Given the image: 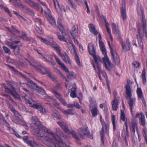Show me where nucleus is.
Here are the masks:
<instances>
[{"label": "nucleus", "instance_id": "f257e3e1", "mask_svg": "<svg viewBox=\"0 0 147 147\" xmlns=\"http://www.w3.org/2000/svg\"><path fill=\"white\" fill-rule=\"evenodd\" d=\"M30 60L32 63L29 61L30 63L36 70L42 74H47V76L50 79L53 81H56L57 78L53 75L52 73L45 67L42 66L35 60L33 57H31Z\"/></svg>", "mask_w": 147, "mask_h": 147}, {"label": "nucleus", "instance_id": "f03ea898", "mask_svg": "<svg viewBox=\"0 0 147 147\" xmlns=\"http://www.w3.org/2000/svg\"><path fill=\"white\" fill-rule=\"evenodd\" d=\"M31 131L33 135H35L38 137H41V138L45 137V132L48 133L50 136H52L53 137H55V136L52 130L42 125H40L38 127L36 126L34 127H32Z\"/></svg>", "mask_w": 147, "mask_h": 147}, {"label": "nucleus", "instance_id": "7ed1b4c3", "mask_svg": "<svg viewBox=\"0 0 147 147\" xmlns=\"http://www.w3.org/2000/svg\"><path fill=\"white\" fill-rule=\"evenodd\" d=\"M131 82L129 80H128L127 84L125 86V88L126 98L129 99L128 104L130 107L132 115L133 117L132 113L133 107L135 105L136 98L131 97L132 93L130 87Z\"/></svg>", "mask_w": 147, "mask_h": 147}, {"label": "nucleus", "instance_id": "20e7f679", "mask_svg": "<svg viewBox=\"0 0 147 147\" xmlns=\"http://www.w3.org/2000/svg\"><path fill=\"white\" fill-rule=\"evenodd\" d=\"M6 102L10 110L13 113L15 116L16 118L13 119V121L16 123L20 124L25 126L27 128L28 126L26 123L21 120L22 117L21 115L13 107L12 105L8 102L7 100H6Z\"/></svg>", "mask_w": 147, "mask_h": 147}, {"label": "nucleus", "instance_id": "39448f33", "mask_svg": "<svg viewBox=\"0 0 147 147\" xmlns=\"http://www.w3.org/2000/svg\"><path fill=\"white\" fill-rule=\"evenodd\" d=\"M54 57L56 60V61L58 63L59 65L61 66V69L67 73V77L69 78H71L75 77L76 74L75 73L72 72H70L68 68L66 67L65 65L55 55H54Z\"/></svg>", "mask_w": 147, "mask_h": 147}, {"label": "nucleus", "instance_id": "423d86ee", "mask_svg": "<svg viewBox=\"0 0 147 147\" xmlns=\"http://www.w3.org/2000/svg\"><path fill=\"white\" fill-rule=\"evenodd\" d=\"M38 37L41 42L45 45L51 46L56 50H58V48L59 46L54 41L53 38H50V39L48 40L46 38H44L41 36H38Z\"/></svg>", "mask_w": 147, "mask_h": 147}, {"label": "nucleus", "instance_id": "0eeeda50", "mask_svg": "<svg viewBox=\"0 0 147 147\" xmlns=\"http://www.w3.org/2000/svg\"><path fill=\"white\" fill-rule=\"evenodd\" d=\"M112 45V43H111ZM108 45L111 49V53L112 58L113 62L115 65H118L119 64L120 60L119 56L117 55L115 49L113 46H111V43L108 42Z\"/></svg>", "mask_w": 147, "mask_h": 147}, {"label": "nucleus", "instance_id": "6e6552de", "mask_svg": "<svg viewBox=\"0 0 147 147\" xmlns=\"http://www.w3.org/2000/svg\"><path fill=\"white\" fill-rule=\"evenodd\" d=\"M95 61V63L93 64V66L95 70L97 69L98 70V75L100 80H101L100 76V72L101 71L100 64L102 63L100 57L94 54V55H92Z\"/></svg>", "mask_w": 147, "mask_h": 147}, {"label": "nucleus", "instance_id": "1a4fd4ad", "mask_svg": "<svg viewBox=\"0 0 147 147\" xmlns=\"http://www.w3.org/2000/svg\"><path fill=\"white\" fill-rule=\"evenodd\" d=\"M57 123L65 133L71 134L77 140H79V138L77 136L75 132L74 131H70L68 129L67 125L65 123L63 122H58Z\"/></svg>", "mask_w": 147, "mask_h": 147}, {"label": "nucleus", "instance_id": "9d476101", "mask_svg": "<svg viewBox=\"0 0 147 147\" xmlns=\"http://www.w3.org/2000/svg\"><path fill=\"white\" fill-rule=\"evenodd\" d=\"M102 54L104 56L102 58L103 61L106 68L108 70H109L111 66V63L109 60L107 55V51L105 48L100 49Z\"/></svg>", "mask_w": 147, "mask_h": 147}, {"label": "nucleus", "instance_id": "9b49d317", "mask_svg": "<svg viewBox=\"0 0 147 147\" xmlns=\"http://www.w3.org/2000/svg\"><path fill=\"white\" fill-rule=\"evenodd\" d=\"M138 13L139 15L142 16L141 19V24L143 28L145 29L146 27V20L145 15L143 9L142 8L140 5H138L137 8Z\"/></svg>", "mask_w": 147, "mask_h": 147}, {"label": "nucleus", "instance_id": "f8f14e48", "mask_svg": "<svg viewBox=\"0 0 147 147\" xmlns=\"http://www.w3.org/2000/svg\"><path fill=\"white\" fill-rule=\"evenodd\" d=\"M119 40L121 44L123 51L126 52L130 49V43L128 39L123 41L121 38L119 37Z\"/></svg>", "mask_w": 147, "mask_h": 147}, {"label": "nucleus", "instance_id": "ddd939ff", "mask_svg": "<svg viewBox=\"0 0 147 147\" xmlns=\"http://www.w3.org/2000/svg\"><path fill=\"white\" fill-rule=\"evenodd\" d=\"M54 134L55 135V137H53L52 136H51L52 138L60 144H63V140L60 138L61 136L64 137L62 131L59 128H57L56 129L55 133H54Z\"/></svg>", "mask_w": 147, "mask_h": 147}, {"label": "nucleus", "instance_id": "4468645a", "mask_svg": "<svg viewBox=\"0 0 147 147\" xmlns=\"http://www.w3.org/2000/svg\"><path fill=\"white\" fill-rule=\"evenodd\" d=\"M100 121L102 126V129L100 131L101 141L102 144H104V134L107 131V129L108 127V125L106 124L104 122L101 116H100Z\"/></svg>", "mask_w": 147, "mask_h": 147}, {"label": "nucleus", "instance_id": "2eb2a0df", "mask_svg": "<svg viewBox=\"0 0 147 147\" xmlns=\"http://www.w3.org/2000/svg\"><path fill=\"white\" fill-rule=\"evenodd\" d=\"M45 16L49 20L50 24L53 26H55L56 23L55 21L54 18L52 16L51 14V11L47 8V10H45Z\"/></svg>", "mask_w": 147, "mask_h": 147}, {"label": "nucleus", "instance_id": "dca6fc26", "mask_svg": "<svg viewBox=\"0 0 147 147\" xmlns=\"http://www.w3.org/2000/svg\"><path fill=\"white\" fill-rule=\"evenodd\" d=\"M10 69L11 70L14 71L15 72H16L17 74H19L20 75L22 76V77L24 78L25 79H26L28 81L27 85L30 87H33L35 85V84L34 82L28 79L27 77L24 75H23L19 71L17 70L14 69V67L11 66H9Z\"/></svg>", "mask_w": 147, "mask_h": 147}, {"label": "nucleus", "instance_id": "f3484780", "mask_svg": "<svg viewBox=\"0 0 147 147\" xmlns=\"http://www.w3.org/2000/svg\"><path fill=\"white\" fill-rule=\"evenodd\" d=\"M79 134L80 137L81 138H82L83 136H86L90 139H92L93 138L92 136L90 134L89 132L87 130V128L86 127L80 128L79 131Z\"/></svg>", "mask_w": 147, "mask_h": 147}, {"label": "nucleus", "instance_id": "a211bd4d", "mask_svg": "<svg viewBox=\"0 0 147 147\" xmlns=\"http://www.w3.org/2000/svg\"><path fill=\"white\" fill-rule=\"evenodd\" d=\"M58 49L56 50L59 53L64 61L66 63L71 64V61L68 55L66 53L64 54L61 53L59 49V47L58 48Z\"/></svg>", "mask_w": 147, "mask_h": 147}, {"label": "nucleus", "instance_id": "6ab92c4d", "mask_svg": "<svg viewBox=\"0 0 147 147\" xmlns=\"http://www.w3.org/2000/svg\"><path fill=\"white\" fill-rule=\"evenodd\" d=\"M41 140L42 142L45 144H52L55 146L56 145L57 146L58 145L57 144H55V143L54 141L55 140L53 138V139L50 138L48 136H45L41 138ZM55 141H56L55 140Z\"/></svg>", "mask_w": 147, "mask_h": 147}, {"label": "nucleus", "instance_id": "aec40b11", "mask_svg": "<svg viewBox=\"0 0 147 147\" xmlns=\"http://www.w3.org/2000/svg\"><path fill=\"white\" fill-rule=\"evenodd\" d=\"M24 98L26 101V102L27 104H29L30 107H32L35 109H36L37 107H38V105L39 104L37 103L35 101L32 99H30L26 96V95H25Z\"/></svg>", "mask_w": 147, "mask_h": 147}, {"label": "nucleus", "instance_id": "412c9836", "mask_svg": "<svg viewBox=\"0 0 147 147\" xmlns=\"http://www.w3.org/2000/svg\"><path fill=\"white\" fill-rule=\"evenodd\" d=\"M28 137L27 136H24L23 139L24 141L31 147H33L34 145H37V143L34 140H28Z\"/></svg>", "mask_w": 147, "mask_h": 147}, {"label": "nucleus", "instance_id": "4be33fe9", "mask_svg": "<svg viewBox=\"0 0 147 147\" xmlns=\"http://www.w3.org/2000/svg\"><path fill=\"white\" fill-rule=\"evenodd\" d=\"M53 1L55 8L59 13L60 14H61V13L63 11L65 12V10L64 7L63 6L61 7V8L59 6L58 2L57 1V0H53Z\"/></svg>", "mask_w": 147, "mask_h": 147}, {"label": "nucleus", "instance_id": "5701e85b", "mask_svg": "<svg viewBox=\"0 0 147 147\" xmlns=\"http://www.w3.org/2000/svg\"><path fill=\"white\" fill-rule=\"evenodd\" d=\"M24 2L26 3L29 6L34 8L38 10L39 7L38 4H36L31 0H23Z\"/></svg>", "mask_w": 147, "mask_h": 147}, {"label": "nucleus", "instance_id": "b1692460", "mask_svg": "<svg viewBox=\"0 0 147 147\" xmlns=\"http://www.w3.org/2000/svg\"><path fill=\"white\" fill-rule=\"evenodd\" d=\"M52 90L55 96L59 100L62 104L64 105H67L65 101L61 98V95L57 92L56 90L55 89V88H52Z\"/></svg>", "mask_w": 147, "mask_h": 147}, {"label": "nucleus", "instance_id": "393cba45", "mask_svg": "<svg viewBox=\"0 0 147 147\" xmlns=\"http://www.w3.org/2000/svg\"><path fill=\"white\" fill-rule=\"evenodd\" d=\"M19 7L24 12L28 13L30 14L32 16H34V12L30 10V9L23 5L22 3H20L19 5Z\"/></svg>", "mask_w": 147, "mask_h": 147}, {"label": "nucleus", "instance_id": "a878e982", "mask_svg": "<svg viewBox=\"0 0 147 147\" xmlns=\"http://www.w3.org/2000/svg\"><path fill=\"white\" fill-rule=\"evenodd\" d=\"M5 91L11 94L14 97L17 99H20V97L19 95L17 94L15 92H13L10 90L8 88L5 87Z\"/></svg>", "mask_w": 147, "mask_h": 147}, {"label": "nucleus", "instance_id": "bb28decb", "mask_svg": "<svg viewBox=\"0 0 147 147\" xmlns=\"http://www.w3.org/2000/svg\"><path fill=\"white\" fill-rule=\"evenodd\" d=\"M88 51L91 55H94L96 54L94 48V45L92 43H89L88 46Z\"/></svg>", "mask_w": 147, "mask_h": 147}, {"label": "nucleus", "instance_id": "cd10ccee", "mask_svg": "<svg viewBox=\"0 0 147 147\" xmlns=\"http://www.w3.org/2000/svg\"><path fill=\"white\" fill-rule=\"evenodd\" d=\"M114 100H113L112 102V107L113 110H116L117 108L118 102L117 99L116 98V97L115 95L114 96Z\"/></svg>", "mask_w": 147, "mask_h": 147}, {"label": "nucleus", "instance_id": "c85d7f7f", "mask_svg": "<svg viewBox=\"0 0 147 147\" xmlns=\"http://www.w3.org/2000/svg\"><path fill=\"white\" fill-rule=\"evenodd\" d=\"M78 32V30L76 27L74 26L72 28L71 34L73 38H75V37L77 35Z\"/></svg>", "mask_w": 147, "mask_h": 147}, {"label": "nucleus", "instance_id": "c756f323", "mask_svg": "<svg viewBox=\"0 0 147 147\" xmlns=\"http://www.w3.org/2000/svg\"><path fill=\"white\" fill-rule=\"evenodd\" d=\"M68 46L69 49L71 53H76V49L75 47L72 42L68 43Z\"/></svg>", "mask_w": 147, "mask_h": 147}, {"label": "nucleus", "instance_id": "7c9ffc66", "mask_svg": "<svg viewBox=\"0 0 147 147\" xmlns=\"http://www.w3.org/2000/svg\"><path fill=\"white\" fill-rule=\"evenodd\" d=\"M121 14L123 20H125L126 18V15L125 11V5L124 3L122 5L121 10Z\"/></svg>", "mask_w": 147, "mask_h": 147}, {"label": "nucleus", "instance_id": "2f4dec72", "mask_svg": "<svg viewBox=\"0 0 147 147\" xmlns=\"http://www.w3.org/2000/svg\"><path fill=\"white\" fill-rule=\"evenodd\" d=\"M137 92L138 95V97L141 98L142 101L144 103V100L143 98V96L141 90L140 88H138L137 90Z\"/></svg>", "mask_w": 147, "mask_h": 147}, {"label": "nucleus", "instance_id": "473e14b6", "mask_svg": "<svg viewBox=\"0 0 147 147\" xmlns=\"http://www.w3.org/2000/svg\"><path fill=\"white\" fill-rule=\"evenodd\" d=\"M63 33L62 34V35L59 34L58 33H57V35L58 36V38L61 41H64L67 42V39L65 36V34Z\"/></svg>", "mask_w": 147, "mask_h": 147}, {"label": "nucleus", "instance_id": "72a5a7b5", "mask_svg": "<svg viewBox=\"0 0 147 147\" xmlns=\"http://www.w3.org/2000/svg\"><path fill=\"white\" fill-rule=\"evenodd\" d=\"M142 78L143 83L144 85H145L146 83V70L144 69L142 73Z\"/></svg>", "mask_w": 147, "mask_h": 147}, {"label": "nucleus", "instance_id": "f704fd0d", "mask_svg": "<svg viewBox=\"0 0 147 147\" xmlns=\"http://www.w3.org/2000/svg\"><path fill=\"white\" fill-rule=\"evenodd\" d=\"M113 31L115 33L117 34L119 32V30L117 25L113 23L112 24Z\"/></svg>", "mask_w": 147, "mask_h": 147}, {"label": "nucleus", "instance_id": "c9c22d12", "mask_svg": "<svg viewBox=\"0 0 147 147\" xmlns=\"http://www.w3.org/2000/svg\"><path fill=\"white\" fill-rule=\"evenodd\" d=\"M90 31L94 34H97L98 32L96 30L94 26L92 24H90L89 25Z\"/></svg>", "mask_w": 147, "mask_h": 147}, {"label": "nucleus", "instance_id": "e433bc0d", "mask_svg": "<svg viewBox=\"0 0 147 147\" xmlns=\"http://www.w3.org/2000/svg\"><path fill=\"white\" fill-rule=\"evenodd\" d=\"M7 29L10 32L14 35L18 34L19 33V31L13 26L11 27V30L9 28H7Z\"/></svg>", "mask_w": 147, "mask_h": 147}, {"label": "nucleus", "instance_id": "4c0bfd02", "mask_svg": "<svg viewBox=\"0 0 147 147\" xmlns=\"http://www.w3.org/2000/svg\"><path fill=\"white\" fill-rule=\"evenodd\" d=\"M130 128L131 130L133 133H134L136 129H137V125L136 123H132L130 124Z\"/></svg>", "mask_w": 147, "mask_h": 147}, {"label": "nucleus", "instance_id": "58836bf2", "mask_svg": "<svg viewBox=\"0 0 147 147\" xmlns=\"http://www.w3.org/2000/svg\"><path fill=\"white\" fill-rule=\"evenodd\" d=\"M53 112L52 116L53 117L56 118L57 119H59L61 118V117L59 113L57 111L55 110H53Z\"/></svg>", "mask_w": 147, "mask_h": 147}, {"label": "nucleus", "instance_id": "ea45409f", "mask_svg": "<svg viewBox=\"0 0 147 147\" xmlns=\"http://www.w3.org/2000/svg\"><path fill=\"white\" fill-rule=\"evenodd\" d=\"M91 111L93 117H95L97 115L98 110L96 107L91 108Z\"/></svg>", "mask_w": 147, "mask_h": 147}, {"label": "nucleus", "instance_id": "a19ab883", "mask_svg": "<svg viewBox=\"0 0 147 147\" xmlns=\"http://www.w3.org/2000/svg\"><path fill=\"white\" fill-rule=\"evenodd\" d=\"M38 106V107H37L36 109H38L41 113L43 114H45L46 113L45 109L40 105L39 104Z\"/></svg>", "mask_w": 147, "mask_h": 147}, {"label": "nucleus", "instance_id": "79ce46f5", "mask_svg": "<svg viewBox=\"0 0 147 147\" xmlns=\"http://www.w3.org/2000/svg\"><path fill=\"white\" fill-rule=\"evenodd\" d=\"M71 89H70V90ZM71 89V92L70 94V96L71 97L73 98H74L76 97V94L75 92V90H76V88L75 87H74Z\"/></svg>", "mask_w": 147, "mask_h": 147}, {"label": "nucleus", "instance_id": "37998d69", "mask_svg": "<svg viewBox=\"0 0 147 147\" xmlns=\"http://www.w3.org/2000/svg\"><path fill=\"white\" fill-rule=\"evenodd\" d=\"M14 49V54L16 55L19 54L20 52V50L19 47L17 46H14L13 48Z\"/></svg>", "mask_w": 147, "mask_h": 147}, {"label": "nucleus", "instance_id": "c03bdc74", "mask_svg": "<svg viewBox=\"0 0 147 147\" xmlns=\"http://www.w3.org/2000/svg\"><path fill=\"white\" fill-rule=\"evenodd\" d=\"M31 119L33 123L36 125H38L39 124V122L38 121V119L36 116H32Z\"/></svg>", "mask_w": 147, "mask_h": 147}, {"label": "nucleus", "instance_id": "a18cd8bd", "mask_svg": "<svg viewBox=\"0 0 147 147\" xmlns=\"http://www.w3.org/2000/svg\"><path fill=\"white\" fill-rule=\"evenodd\" d=\"M75 59L76 62L77 63L78 65L80 66H81L82 65V64L80 61L78 55L76 53H75Z\"/></svg>", "mask_w": 147, "mask_h": 147}, {"label": "nucleus", "instance_id": "49530a36", "mask_svg": "<svg viewBox=\"0 0 147 147\" xmlns=\"http://www.w3.org/2000/svg\"><path fill=\"white\" fill-rule=\"evenodd\" d=\"M37 90L39 93L41 94L44 95L45 94V91L41 87H37Z\"/></svg>", "mask_w": 147, "mask_h": 147}, {"label": "nucleus", "instance_id": "de8ad7c7", "mask_svg": "<svg viewBox=\"0 0 147 147\" xmlns=\"http://www.w3.org/2000/svg\"><path fill=\"white\" fill-rule=\"evenodd\" d=\"M36 50L37 52L39 54V55L40 57H41L42 58H43L45 60H47L46 59V57H45L46 56L44 55H43L41 51L40 50H39L38 49H36Z\"/></svg>", "mask_w": 147, "mask_h": 147}, {"label": "nucleus", "instance_id": "09e8293b", "mask_svg": "<svg viewBox=\"0 0 147 147\" xmlns=\"http://www.w3.org/2000/svg\"><path fill=\"white\" fill-rule=\"evenodd\" d=\"M112 121L113 126V128L114 130L115 129V115H113L111 117Z\"/></svg>", "mask_w": 147, "mask_h": 147}, {"label": "nucleus", "instance_id": "8fccbe9b", "mask_svg": "<svg viewBox=\"0 0 147 147\" xmlns=\"http://www.w3.org/2000/svg\"><path fill=\"white\" fill-rule=\"evenodd\" d=\"M20 85H21V86L23 88V89L26 91L27 93L30 94V95H31L32 94V93L30 92V91H29L28 90H27L26 88H25V87L27 85L25 83H20Z\"/></svg>", "mask_w": 147, "mask_h": 147}, {"label": "nucleus", "instance_id": "3c124183", "mask_svg": "<svg viewBox=\"0 0 147 147\" xmlns=\"http://www.w3.org/2000/svg\"><path fill=\"white\" fill-rule=\"evenodd\" d=\"M13 12L14 14H16L19 18L21 19L24 21H26V20L22 16H21L18 12L14 11H13Z\"/></svg>", "mask_w": 147, "mask_h": 147}, {"label": "nucleus", "instance_id": "603ef678", "mask_svg": "<svg viewBox=\"0 0 147 147\" xmlns=\"http://www.w3.org/2000/svg\"><path fill=\"white\" fill-rule=\"evenodd\" d=\"M19 0H10L9 2L14 4L16 5H18L19 7V4L21 3L18 2Z\"/></svg>", "mask_w": 147, "mask_h": 147}, {"label": "nucleus", "instance_id": "864d4df0", "mask_svg": "<svg viewBox=\"0 0 147 147\" xmlns=\"http://www.w3.org/2000/svg\"><path fill=\"white\" fill-rule=\"evenodd\" d=\"M54 71L57 73L59 74L62 77L65 78V77L63 74L60 72V71L56 68L54 67L53 68Z\"/></svg>", "mask_w": 147, "mask_h": 147}, {"label": "nucleus", "instance_id": "5fc2aeb1", "mask_svg": "<svg viewBox=\"0 0 147 147\" xmlns=\"http://www.w3.org/2000/svg\"><path fill=\"white\" fill-rule=\"evenodd\" d=\"M121 120L124 121H125V117L124 111L123 110H121Z\"/></svg>", "mask_w": 147, "mask_h": 147}, {"label": "nucleus", "instance_id": "6e6d98bb", "mask_svg": "<svg viewBox=\"0 0 147 147\" xmlns=\"http://www.w3.org/2000/svg\"><path fill=\"white\" fill-rule=\"evenodd\" d=\"M38 0L41 3V4L43 6V7H41L42 12H43V11H44L43 9H44V10H45V9L47 10V9L48 8L47 7L45 3H44L41 2V1H40V0Z\"/></svg>", "mask_w": 147, "mask_h": 147}, {"label": "nucleus", "instance_id": "4d7b16f0", "mask_svg": "<svg viewBox=\"0 0 147 147\" xmlns=\"http://www.w3.org/2000/svg\"><path fill=\"white\" fill-rule=\"evenodd\" d=\"M144 116V114L142 113H141L137 114L136 115L135 117L136 118H139V119H141Z\"/></svg>", "mask_w": 147, "mask_h": 147}, {"label": "nucleus", "instance_id": "13d9d810", "mask_svg": "<svg viewBox=\"0 0 147 147\" xmlns=\"http://www.w3.org/2000/svg\"><path fill=\"white\" fill-rule=\"evenodd\" d=\"M139 120L140 122V123L141 125L143 126H144L145 125L146 123L144 116L141 119H139Z\"/></svg>", "mask_w": 147, "mask_h": 147}, {"label": "nucleus", "instance_id": "bf43d9fd", "mask_svg": "<svg viewBox=\"0 0 147 147\" xmlns=\"http://www.w3.org/2000/svg\"><path fill=\"white\" fill-rule=\"evenodd\" d=\"M140 65V63L136 61L132 63V66L136 68L139 67Z\"/></svg>", "mask_w": 147, "mask_h": 147}, {"label": "nucleus", "instance_id": "052dcab7", "mask_svg": "<svg viewBox=\"0 0 147 147\" xmlns=\"http://www.w3.org/2000/svg\"><path fill=\"white\" fill-rule=\"evenodd\" d=\"M143 135L144 136L145 140L147 143V138L146 137V133H147V131L146 129H143L142 131Z\"/></svg>", "mask_w": 147, "mask_h": 147}, {"label": "nucleus", "instance_id": "680f3d73", "mask_svg": "<svg viewBox=\"0 0 147 147\" xmlns=\"http://www.w3.org/2000/svg\"><path fill=\"white\" fill-rule=\"evenodd\" d=\"M5 43L9 47L12 49H13L14 47V46H13V44L12 43H11L7 41H5Z\"/></svg>", "mask_w": 147, "mask_h": 147}, {"label": "nucleus", "instance_id": "e2e57ef3", "mask_svg": "<svg viewBox=\"0 0 147 147\" xmlns=\"http://www.w3.org/2000/svg\"><path fill=\"white\" fill-rule=\"evenodd\" d=\"M58 27L60 31L63 34L64 33L65 31L64 30V28L63 26L61 24H59L58 26Z\"/></svg>", "mask_w": 147, "mask_h": 147}, {"label": "nucleus", "instance_id": "0e129e2a", "mask_svg": "<svg viewBox=\"0 0 147 147\" xmlns=\"http://www.w3.org/2000/svg\"><path fill=\"white\" fill-rule=\"evenodd\" d=\"M3 49L6 53L9 54L11 53V52L10 50L7 47L5 46H4L3 47Z\"/></svg>", "mask_w": 147, "mask_h": 147}, {"label": "nucleus", "instance_id": "69168bd1", "mask_svg": "<svg viewBox=\"0 0 147 147\" xmlns=\"http://www.w3.org/2000/svg\"><path fill=\"white\" fill-rule=\"evenodd\" d=\"M21 37L24 40H30L31 39L30 38L27 37L25 34H22Z\"/></svg>", "mask_w": 147, "mask_h": 147}, {"label": "nucleus", "instance_id": "338daca9", "mask_svg": "<svg viewBox=\"0 0 147 147\" xmlns=\"http://www.w3.org/2000/svg\"><path fill=\"white\" fill-rule=\"evenodd\" d=\"M51 100L53 102L54 105L56 107H58L59 105V103H58L56 100L53 99H51Z\"/></svg>", "mask_w": 147, "mask_h": 147}, {"label": "nucleus", "instance_id": "774afa93", "mask_svg": "<svg viewBox=\"0 0 147 147\" xmlns=\"http://www.w3.org/2000/svg\"><path fill=\"white\" fill-rule=\"evenodd\" d=\"M99 45L100 49L105 48L103 42L101 40H99Z\"/></svg>", "mask_w": 147, "mask_h": 147}]
</instances>
